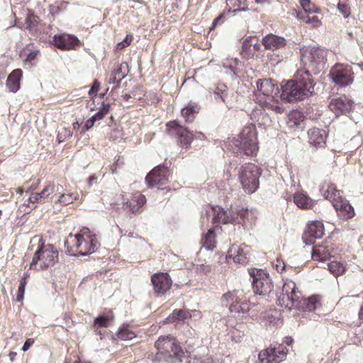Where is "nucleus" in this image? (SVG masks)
Listing matches in <instances>:
<instances>
[{
    "instance_id": "6ab92c4d",
    "label": "nucleus",
    "mask_w": 363,
    "mask_h": 363,
    "mask_svg": "<svg viewBox=\"0 0 363 363\" xmlns=\"http://www.w3.org/2000/svg\"><path fill=\"white\" fill-rule=\"evenodd\" d=\"M328 107L337 116L341 113L350 111L353 107V102L346 96H341L333 99Z\"/></svg>"
},
{
    "instance_id": "f257e3e1",
    "label": "nucleus",
    "mask_w": 363,
    "mask_h": 363,
    "mask_svg": "<svg viewBox=\"0 0 363 363\" xmlns=\"http://www.w3.org/2000/svg\"><path fill=\"white\" fill-rule=\"evenodd\" d=\"M65 245L69 254L86 256L96 252L100 242L95 233L84 227L75 235L70 234Z\"/></svg>"
},
{
    "instance_id": "412c9836",
    "label": "nucleus",
    "mask_w": 363,
    "mask_h": 363,
    "mask_svg": "<svg viewBox=\"0 0 363 363\" xmlns=\"http://www.w3.org/2000/svg\"><path fill=\"white\" fill-rule=\"evenodd\" d=\"M213 94L215 99H220L229 108H232L237 100V94L223 84L218 86Z\"/></svg>"
},
{
    "instance_id": "c9c22d12",
    "label": "nucleus",
    "mask_w": 363,
    "mask_h": 363,
    "mask_svg": "<svg viewBox=\"0 0 363 363\" xmlns=\"http://www.w3.org/2000/svg\"><path fill=\"white\" fill-rule=\"evenodd\" d=\"M294 201L298 207L301 208H310L314 204V201L303 192L296 193L294 196Z\"/></svg>"
},
{
    "instance_id": "f8f14e48",
    "label": "nucleus",
    "mask_w": 363,
    "mask_h": 363,
    "mask_svg": "<svg viewBox=\"0 0 363 363\" xmlns=\"http://www.w3.org/2000/svg\"><path fill=\"white\" fill-rule=\"evenodd\" d=\"M207 218L211 217L212 223L216 225L225 223H235V210H230L228 212L218 206L209 207L206 211Z\"/></svg>"
},
{
    "instance_id": "423d86ee",
    "label": "nucleus",
    "mask_w": 363,
    "mask_h": 363,
    "mask_svg": "<svg viewBox=\"0 0 363 363\" xmlns=\"http://www.w3.org/2000/svg\"><path fill=\"white\" fill-rule=\"evenodd\" d=\"M301 294L296 289L294 281L287 280L284 282L278 295V303L282 307L291 309L300 306Z\"/></svg>"
},
{
    "instance_id": "de8ad7c7",
    "label": "nucleus",
    "mask_w": 363,
    "mask_h": 363,
    "mask_svg": "<svg viewBox=\"0 0 363 363\" xmlns=\"http://www.w3.org/2000/svg\"><path fill=\"white\" fill-rule=\"evenodd\" d=\"M302 121V114L298 111H293L288 116V124L290 127H300Z\"/></svg>"
},
{
    "instance_id": "a878e982",
    "label": "nucleus",
    "mask_w": 363,
    "mask_h": 363,
    "mask_svg": "<svg viewBox=\"0 0 363 363\" xmlns=\"http://www.w3.org/2000/svg\"><path fill=\"white\" fill-rule=\"evenodd\" d=\"M146 203V198L140 192L137 191L132 194L130 199L124 203V208L128 209L133 213L140 211L141 208Z\"/></svg>"
},
{
    "instance_id": "8fccbe9b",
    "label": "nucleus",
    "mask_w": 363,
    "mask_h": 363,
    "mask_svg": "<svg viewBox=\"0 0 363 363\" xmlns=\"http://www.w3.org/2000/svg\"><path fill=\"white\" fill-rule=\"evenodd\" d=\"M298 17L303 19L304 23L309 25L311 28H318L321 25V20L317 16H310L308 14L306 16H301V14H298Z\"/></svg>"
},
{
    "instance_id": "39448f33",
    "label": "nucleus",
    "mask_w": 363,
    "mask_h": 363,
    "mask_svg": "<svg viewBox=\"0 0 363 363\" xmlns=\"http://www.w3.org/2000/svg\"><path fill=\"white\" fill-rule=\"evenodd\" d=\"M260 174L259 169L252 163H246L240 167L238 178L245 192L252 194L258 189Z\"/></svg>"
},
{
    "instance_id": "f3484780",
    "label": "nucleus",
    "mask_w": 363,
    "mask_h": 363,
    "mask_svg": "<svg viewBox=\"0 0 363 363\" xmlns=\"http://www.w3.org/2000/svg\"><path fill=\"white\" fill-rule=\"evenodd\" d=\"M324 235V226L320 221H312L308 224L307 229L302 236L303 242L308 245L314 243L315 239L321 238Z\"/></svg>"
},
{
    "instance_id": "680f3d73",
    "label": "nucleus",
    "mask_w": 363,
    "mask_h": 363,
    "mask_svg": "<svg viewBox=\"0 0 363 363\" xmlns=\"http://www.w3.org/2000/svg\"><path fill=\"white\" fill-rule=\"evenodd\" d=\"M151 281L155 286V292H159V273H155L151 277Z\"/></svg>"
},
{
    "instance_id": "4468645a",
    "label": "nucleus",
    "mask_w": 363,
    "mask_h": 363,
    "mask_svg": "<svg viewBox=\"0 0 363 363\" xmlns=\"http://www.w3.org/2000/svg\"><path fill=\"white\" fill-rule=\"evenodd\" d=\"M19 57L23 60L24 68L30 69L38 63L41 52L33 43H28L21 49Z\"/></svg>"
},
{
    "instance_id": "c85d7f7f",
    "label": "nucleus",
    "mask_w": 363,
    "mask_h": 363,
    "mask_svg": "<svg viewBox=\"0 0 363 363\" xmlns=\"http://www.w3.org/2000/svg\"><path fill=\"white\" fill-rule=\"evenodd\" d=\"M247 247L232 245L228 252L227 257L233 259V262L238 264H243L247 260Z\"/></svg>"
},
{
    "instance_id": "1a4fd4ad",
    "label": "nucleus",
    "mask_w": 363,
    "mask_h": 363,
    "mask_svg": "<svg viewBox=\"0 0 363 363\" xmlns=\"http://www.w3.org/2000/svg\"><path fill=\"white\" fill-rule=\"evenodd\" d=\"M255 294H269L273 289V284L269 275L262 269H253L250 272Z\"/></svg>"
},
{
    "instance_id": "0e129e2a",
    "label": "nucleus",
    "mask_w": 363,
    "mask_h": 363,
    "mask_svg": "<svg viewBox=\"0 0 363 363\" xmlns=\"http://www.w3.org/2000/svg\"><path fill=\"white\" fill-rule=\"evenodd\" d=\"M275 268L278 272H282L285 269V264L282 259H277L275 262Z\"/></svg>"
},
{
    "instance_id": "5fc2aeb1",
    "label": "nucleus",
    "mask_w": 363,
    "mask_h": 363,
    "mask_svg": "<svg viewBox=\"0 0 363 363\" xmlns=\"http://www.w3.org/2000/svg\"><path fill=\"white\" fill-rule=\"evenodd\" d=\"M337 9L342 13L345 18L350 14V8L344 0H340L337 5Z\"/></svg>"
},
{
    "instance_id": "4c0bfd02",
    "label": "nucleus",
    "mask_w": 363,
    "mask_h": 363,
    "mask_svg": "<svg viewBox=\"0 0 363 363\" xmlns=\"http://www.w3.org/2000/svg\"><path fill=\"white\" fill-rule=\"evenodd\" d=\"M320 305V303L318 296H312L303 300L300 298V306H294V308H301L305 311H313L319 307Z\"/></svg>"
},
{
    "instance_id": "a211bd4d",
    "label": "nucleus",
    "mask_w": 363,
    "mask_h": 363,
    "mask_svg": "<svg viewBox=\"0 0 363 363\" xmlns=\"http://www.w3.org/2000/svg\"><path fill=\"white\" fill-rule=\"evenodd\" d=\"M52 43L61 50H70L79 45V40L74 35L63 33L55 35L53 37Z\"/></svg>"
},
{
    "instance_id": "9d476101",
    "label": "nucleus",
    "mask_w": 363,
    "mask_h": 363,
    "mask_svg": "<svg viewBox=\"0 0 363 363\" xmlns=\"http://www.w3.org/2000/svg\"><path fill=\"white\" fill-rule=\"evenodd\" d=\"M332 80L341 86H346L353 82V72L350 65L336 64L330 70Z\"/></svg>"
},
{
    "instance_id": "864d4df0",
    "label": "nucleus",
    "mask_w": 363,
    "mask_h": 363,
    "mask_svg": "<svg viewBox=\"0 0 363 363\" xmlns=\"http://www.w3.org/2000/svg\"><path fill=\"white\" fill-rule=\"evenodd\" d=\"M110 111V104H103L99 112H97L93 117L96 121L102 120L109 112Z\"/></svg>"
},
{
    "instance_id": "c03bdc74",
    "label": "nucleus",
    "mask_w": 363,
    "mask_h": 363,
    "mask_svg": "<svg viewBox=\"0 0 363 363\" xmlns=\"http://www.w3.org/2000/svg\"><path fill=\"white\" fill-rule=\"evenodd\" d=\"M329 271L335 277L342 275L346 270V264L340 261H332L328 264Z\"/></svg>"
},
{
    "instance_id": "58836bf2",
    "label": "nucleus",
    "mask_w": 363,
    "mask_h": 363,
    "mask_svg": "<svg viewBox=\"0 0 363 363\" xmlns=\"http://www.w3.org/2000/svg\"><path fill=\"white\" fill-rule=\"evenodd\" d=\"M191 318V311L188 309L174 310L166 319L167 323H176Z\"/></svg>"
},
{
    "instance_id": "a18cd8bd",
    "label": "nucleus",
    "mask_w": 363,
    "mask_h": 363,
    "mask_svg": "<svg viewBox=\"0 0 363 363\" xmlns=\"http://www.w3.org/2000/svg\"><path fill=\"white\" fill-rule=\"evenodd\" d=\"M195 270L198 274L209 276L213 274L214 269L208 262L203 261L195 264Z\"/></svg>"
},
{
    "instance_id": "69168bd1",
    "label": "nucleus",
    "mask_w": 363,
    "mask_h": 363,
    "mask_svg": "<svg viewBox=\"0 0 363 363\" xmlns=\"http://www.w3.org/2000/svg\"><path fill=\"white\" fill-rule=\"evenodd\" d=\"M35 340L33 338H28L22 347V350L26 352L34 344Z\"/></svg>"
},
{
    "instance_id": "e2e57ef3",
    "label": "nucleus",
    "mask_w": 363,
    "mask_h": 363,
    "mask_svg": "<svg viewBox=\"0 0 363 363\" xmlns=\"http://www.w3.org/2000/svg\"><path fill=\"white\" fill-rule=\"evenodd\" d=\"M96 121L95 120V118L93 116L91 118H90L89 119H88L86 121L84 126L83 127V132L84 133L85 131L91 129L94 125V123Z\"/></svg>"
},
{
    "instance_id": "338daca9",
    "label": "nucleus",
    "mask_w": 363,
    "mask_h": 363,
    "mask_svg": "<svg viewBox=\"0 0 363 363\" xmlns=\"http://www.w3.org/2000/svg\"><path fill=\"white\" fill-rule=\"evenodd\" d=\"M25 293V288L23 287H18V291L16 294V301L18 302H21L23 299Z\"/></svg>"
},
{
    "instance_id": "a19ab883",
    "label": "nucleus",
    "mask_w": 363,
    "mask_h": 363,
    "mask_svg": "<svg viewBox=\"0 0 363 363\" xmlns=\"http://www.w3.org/2000/svg\"><path fill=\"white\" fill-rule=\"evenodd\" d=\"M279 98H277L273 100H262V99H259L258 101L262 107L272 110L276 113H282L284 111V108L283 106L279 105ZM281 99H283L282 98Z\"/></svg>"
},
{
    "instance_id": "e433bc0d",
    "label": "nucleus",
    "mask_w": 363,
    "mask_h": 363,
    "mask_svg": "<svg viewBox=\"0 0 363 363\" xmlns=\"http://www.w3.org/2000/svg\"><path fill=\"white\" fill-rule=\"evenodd\" d=\"M172 281L167 273L160 272V296L162 294L164 298H170V289Z\"/></svg>"
},
{
    "instance_id": "5701e85b",
    "label": "nucleus",
    "mask_w": 363,
    "mask_h": 363,
    "mask_svg": "<svg viewBox=\"0 0 363 363\" xmlns=\"http://www.w3.org/2000/svg\"><path fill=\"white\" fill-rule=\"evenodd\" d=\"M335 195L333 196V202L332 204L333 207L336 209L337 211L339 212V214L344 218L348 219L351 218L354 215V211L353 207L350 204L348 201L344 199L342 196L334 197Z\"/></svg>"
},
{
    "instance_id": "6e6552de",
    "label": "nucleus",
    "mask_w": 363,
    "mask_h": 363,
    "mask_svg": "<svg viewBox=\"0 0 363 363\" xmlns=\"http://www.w3.org/2000/svg\"><path fill=\"white\" fill-rule=\"evenodd\" d=\"M238 150L246 155H253L258 150L257 133L253 127H245L235 142Z\"/></svg>"
},
{
    "instance_id": "0eeeda50",
    "label": "nucleus",
    "mask_w": 363,
    "mask_h": 363,
    "mask_svg": "<svg viewBox=\"0 0 363 363\" xmlns=\"http://www.w3.org/2000/svg\"><path fill=\"white\" fill-rule=\"evenodd\" d=\"M184 356V351L173 337H160V361L163 359L172 363L182 362Z\"/></svg>"
},
{
    "instance_id": "72a5a7b5",
    "label": "nucleus",
    "mask_w": 363,
    "mask_h": 363,
    "mask_svg": "<svg viewBox=\"0 0 363 363\" xmlns=\"http://www.w3.org/2000/svg\"><path fill=\"white\" fill-rule=\"evenodd\" d=\"M199 110L200 107L197 104L190 101L181 110V113L186 122H192Z\"/></svg>"
},
{
    "instance_id": "6e6d98bb",
    "label": "nucleus",
    "mask_w": 363,
    "mask_h": 363,
    "mask_svg": "<svg viewBox=\"0 0 363 363\" xmlns=\"http://www.w3.org/2000/svg\"><path fill=\"white\" fill-rule=\"evenodd\" d=\"M30 203H42V201L40 200V196L38 195L36 192H33L30 194L28 200L25 201L24 205L30 207Z\"/></svg>"
},
{
    "instance_id": "49530a36",
    "label": "nucleus",
    "mask_w": 363,
    "mask_h": 363,
    "mask_svg": "<svg viewBox=\"0 0 363 363\" xmlns=\"http://www.w3.org/2000/svg\"><path fill=\"white\" fill-rule=\"evenodd\" d=\"M322 189L323 195L325 199L329 200L331 203L333 202V196L335 195L334 197H337V199L341 196L340 191L336 189V186L333 184H328L326 189H324V187H323Z\"/></svg>"
},
{
    "instance_id": "bb28decb",
    "label": "nucleus",
    "mask_w": 363,
    "mask_h": 363,
    "mask_svg": "<svg viewBox=\"0 0 363 363\" xmlns=\"http://www.w3.org/2000/svg\"><path fill=\"white\" fill-rule=\"evenodd\" d=\"M309 143L316 147H323L327 138L326 131L320 128H311L308 131Z\"/></svg>"
},
{
    "instance_id": "7c9ffc66",
    "label": "nucleus",
    "mask_w": 363,
    "mask_h": 363,
    "mask_svg": "<svg viewBox=\"0 0 363 363\" xmlns=\"http://www.w3.org/2000/svg\"><path fill=\"white\" fill-rule=\"evenodd\" d=\"M129 66L125 62H123L118 65L111 74L109 83H118L120 82L128 73Z\"/></svg>"
},
{
    "instance_id": "dca6fc26",
    "label": "nucleus",
    "mask_w": 363,
    "mask_h": 363,
    "mask_svg": "<svg viewBox=\"0 0 363 363\" xmlns=\"http://www.w3.org/2000/svg\"><path fill=\"white\" fill-rule=\"evenodd\" d=\"M257 91L266 99L264 100H273L281 98L279 95V87L271 79H259L257 82Z\"/></svg>"
},
{
    "instance_id": "c756f323",
    "label": "nucleus",
    "mask_w": 363,
    "mask_h": 363,
    "mask_svg": "<svg viewBox=\"0 0 363 363\" xmlns=\"http://www.w3.org/2000/svg\"><path fill=\"white\" fill-rule=\"evenodd\" d=\"M262 44L265 49L274 50L284 48L286 43L283 37L269 34L262 39Z\"/></svg>"
},
{
    "instance_id": "f704fd0d",
    "label": "nucleus",
    "mask_w": 363,
    "mask_h": 363,
    "mask_svg": "<svg viewBox=\"0 0 363 363\" xmlns=\"http://www.w3.org/2000/svg\"><path fill=\"white\" fill-rule=\"evenodd\" d=\"M26 28L31 34H37L40 30V20L38 16L32 13H28L25 21Z\"/></svg>"
},
{
    "instance_id": "7ed1b4c3",
    "label": "nucleus",
    "mask_w": 363,
    "mask_h": 363,
    "mask_svg": "<svg viewBox=\"0 0 363 363\" xmlns=\"http://www.w3.org/2000/svg\"><path fill=\"white\" fill-rule=\"evenodd\" d=\"M59 261L57 248L52 244H45L43 239L39 240L38 249L35 252L29 269L34 271H43L53 267Z\"/></svg>"
},
{
    "instance_id": "bf43d9fd",
    "label": "nucleus",
    "mask_w": 363,
    "mask_h": 363,
    "mask_svg": "<svg viewBox=\"0 0 363 363\" xmlns=\"http://www.w3.org/2000/svg\"><path fill=\"white\" fill-rule=\"evenodd\" d=\"M100 88L101 83L97 79H95L92 84L91 89L89 91V95L90 98L93 99L95 96H96L97 93L99 91Z\"/></svg>"
},
{
    "instance_id": "37998d69",
    "label": "nucleus",
    "mask_w": 363,
    "mask_h": 363,
    "mask_svg": "<svg viewBox=\"0 0 363 363\" xmlns=\"http://www.w3.org/2000/svg\"><path fill=\"white\" fill-rule=\"evenodd\" d=\"M202 246L207 250H212L216 247V235L213 230H208V233L201 239Z\"/></svg>"
},
{
    "instance_id": "9b49d317",
    "label": "nucleus",
    "mask_w": 363,
    "mask_h": 363,
    "mask_svg": "<svg viewBox=\"0 0 363 363\" xmlns=\"http://www.w3.org/2000/svg\"><path fill=\"white\" fill-rule=\"evenodd\" d=\"M223 301H226V304L230 303L229 311L231 314L238 318H240L241 314L247 313L249 310L248 304L245 301H242L240 295L235 291L225 294Z\"/></svg>"
},
{
    "instance_id": "ea45409f",
    "label": "nucleus",
    "mask_w": 363,
    "mask_h": 363,
    "mask_svg": "<svg viewBox=\"0 0 363 363\" xmlns=\"http://www.w3.org/2000/svg\"><path fill=\"white\" fill-rule=\"evenodd\" d=\"M79 199V194L77 191L74 192H67L62 194L58 199L55 201L56 203H59L62 206H68L74 203Z\"/></svg>"
},
{
    "instance_id": "b1692460",
    "label": "nucleus",
    "mask_w": 363,
    "mask_h": 363,
    "mask_svg": "<svg viewBox=\"0 0 363 363\" xmlns=\"http://www.w3.org/2000/svg\"><path fill=\"white\" fill-rule=\"evenodd\" d=\"M335 195L333 196V202L332 204L333 207L336 209L337 211L339 212V214L344 218L348 219L351 218L354 215V211L353 207L350 204L348 201L344 199L342 196L334 197Z\"/></svg>"
},
{
    "instance_id": "cd10ccee",
    "label": "nucleus",
    "mask_w": 363,
    "mask_h": 363,
    "mask_svg": "<svg viewBox=\"0 0 363 363\" xmlns=\"http://www.w3.org/2000/svg\"><path fill=\"white\" fill-rule=\"evenodd\" d=\"M22 78L23 71L21 69H16L9 74L6 85L11 92L16 93L19 90Z\"/></svg>"
},
{
    "instance_id": "774afa93",
    "label": "nucleus",
    "mask_w": 363,
    "mask_h": 363,
    "mask_svg": "<svg viewBox=\"0 0 363 363\" xmlns=\"http://www.w3.org/2000/svg\"><path fill=\"white\" fill-rule=\"evenodd\" d=\"M225 16L224 14H220L216 18L213 20L212 23V26L211 27V30L213 29L218 23H223L224 21Z\"/></svg>"
},
{
    "instance_id": "393cba45",
    "label": "nucleus",
    "mask_w": 363,
    "mask_h": 363,
    "mask_svg": "<svg viewBox=\"0 0 363 363\" xmlns=\"http://www.w3.org/2000/svg\"><path fill=\"white\" fill-rule=\"evenodd\" d=\"M235 223H242L245 226H252L255 224L257 213L252 210L240 208L235 210Z\"/></svg>"
},
{
    "instance_id": "09e8293b",
    "label": "nucleus",
    "mask_w": 363,
    "mask_h": 363,
    "mask_svg": "<svg viewBox=\"0 0 363 363\" xmlns=\"http://www.w3.org/2000/svg\"><path fill=\"white\" fill-rule=\"evenodd\" d=\"M146 183L149 187H153L159 182V166L155 167L145 178Z\"/></svg>"
},
{
    "instance_id": "aec40b11",
    "label": "nucleus",
    "mask_w": 363,
    "mask_h": 363,
    "mask_svg": "<svg viewBox=\"0 0 363 363\" xmlns=\"http://www.w3.org/2000/svg\"><path fill=\"white\" fill-rule=\"evenodd\" d=\"M250 119L252 124L249 127H253L255 129L256 126L265 129L272 123L269 116L262 108L254 109L250 114Z\"/></svg>"
},
{
    "instance_id": "79ce46f5",
    "label": "nucleus",
    "mask_w": 363,
    "mask_h": 363,
    "mask_svg": "<svg viewBox=\"0 0 363 363\" xmlns=\"http://www.w3.org/2000/svg\"><path fill=\"white\" fill-rule=\"evenodd\" d=\"M114 319L113 313L107 315H102L95 318L93 328L97 330L100 328H108Z\"/></svg>"
},
{
    "instance_id": "ddd939ff",
    "label": "nucleus",
    "mask_w": 363,
    "mask_h": 363,
    "mask_svg": "<svg viewBox=\"0 0 363 363\" xmlns=\"http://www.w3.org/2000/svg\"><path fill=\"white\" fill-rule=\"evenodd\" d=\"M286 356V347L279 345L277 347L271 346L261 351L258 354V359L262 363H279L285 359Z\"/></svg>"
},
{
    "instance_id": "f03ea898",
    "label": "nucleus",
    "mask_w": 363,
    "mask_h": 363,
    "mask_svg": "<svg viewBox=\"0 0 363 363\" xmlns=\"http://www.w3.org/2000/svg\"><path fill=\"white\" fill-rule=\"evenodd\" d=\"M314 86L311 74L298 71L294 80H289L281 86V97L288 101L303 100L313 94Z\"/></svg>"
},
{
    "instance_id": "3c124183",
    "label": "nucleus",
    "mask_w": 363,
    "mask_h": 363,
    "mask_svg": "<svg viewBox=\"0 0 363 363\" xmlns=\"http://www.w3.org/2000/svg\"><path fill=\"white\" fill-rule=\"evenodd\" d=\"M299 1L306 13L311 14L317 13L319 12V9L315 4H313L311 0H299Z\"/></svg>"
},
{
    "instance_id": "4d7b16f0",
    "label": "nucleus",
    "mask_w": 363,
    "mask_h": 363,
    "mask_svg": "<svg viewBox=\"0 0 363 363\" xmlns=\"http://www.w3.org/2000/svg\"><path fill=\"white\" fill-rule=\"evenodd\" d=\"M72 132L69 128H64L59 131L57 134V140L60 143L65 141L67 138L71 137Z\"/></svg>"
},
{
    "instance_id": "052dcab7",
    "label": "nucleus",
    "mask_w": 363,
    "mask_h": 363,
    "mask_svg": "<svg viewBox=\"0 0 363 363\" xmlns=\"http://www.w3.org/2000/svg\"><path fill=\"white\" fill-rule=\"evenodd\" d=\"M124 161L123 160V158L121 157V156H118L115 162L113 163V164L111 166V171L113 173L116 172V169L119 167H121V166H123L124 165Z\"/></svg>"
},
{
    "instance_id": "4be33fe9",
    "label": "nucleus",
    "mask_w": 363,
    "mask_h": 363,
    "mask_svg": "<svg viewBox=\"0 0 363 363\" xmlns=\"http://www.w3.org/2000/svg\"><path fill=\"white\" fill-rule=\"evenodd\" d=\"M335 195L333 196V202L332 204L333 207L336 209L337 211L339 212V214L344 218L348 219L351 218L354 215V211L353 207L350 204L348 201L344 199L342 196L334 197Z\"/></svg>"
},
{
    "instance_id": "13d9d810",
    "label": "nucleus",
    "mask_w": 363,
    "mask_h": 363,
    "mask_svg": "<svg viewBox=\"0 0 363 363\" xmlns=\"http://www.w3.org/2000/svg\"><path fill=\"white\" fill-rule=\"evenodd\" d=\"M133 40V35H127L123 41L118 43L116 45V49L118 50H122L125 48L129 46L131 44Z\"/></svg>"
},
{
    "instance_id": "473e14b6",
    "label": "nucleus",
    "mask_w": 363,
    "mask_h": 363,
    "mask_svg": "<svg viewBox=\"0 0 363 363\" xmlns=\"http://www.w3.org/2000/svg\"><path fill=\"white\" fill-rule=\"evenodd\" d=\"M137 336L135 332L130 328V325L128 323H123L121 325L117 332L115 334V339L120 340L127 341L134 339Z\"/></svg>"
},
{
    "instance_id": "20e7f679",
    "label": "nucleus",
    "mask_w": 363,
    "mask_h": 363,
    "mask_svg": "<svg viewBox=\"0 0 363 363\" xmlns=\"http://www.w3.org/2000/svg\"><path fill=\"white\" fill-rule=\"evenodd\" d=\"M327 52L314 46H303L300 50L301 64L309 74H317L325 69Z\"/></svg>"
},
{
    "instance_id": "2eb2a0df",
    "label": "nucleus",
    "mask_w": 363,
    "mask_h": 363,
    "mask_svg": "<svg viewBox=\"0 0 363 363\" xmlns=\"http://www.w3.org/2000/svg\"><path fill=\"white\" fill-rule=\"evenodd\" d=\"M167 131L170 135H177L181 145L187 147L195 138L194 135L186 128L179 125L176 121L167 124Z\"/></svg>"
},
{
    "instance_id": "2f4dec72",
    "label": "nucleus",
    "mask_w": 363,
    "mask_h": 363,
    "mask_svg": "<svg viewBox=\"0 0 363 363\" xmlns=\"http://www.w3.org/2000/svg\"><path fill=\"white\" fill-rule=\"evenodd\" d=\"M312 259L317 262H323L330 257V252L328 245H320L313 247Z\"/></svg>"
},
{
    "instance_id": "603ef678",
    "label": "nucleus",
    "mask_w": 363,
    "mask_h": 363,
    "mask_svg": "<svg viewBox=\"0 0 363 363\" xmlns=\"http://www.w3.org/2000/svg\"><path fill=\"white\" fill-rule=\"evenodd\" d=\"M54 191L55 185L53 184L49 183L43 188V189L40 193H38V195L40 196L42 203L45 201V199L48 198V196L51 195L54 192Z\"/></svg>"
}]
</instances>
